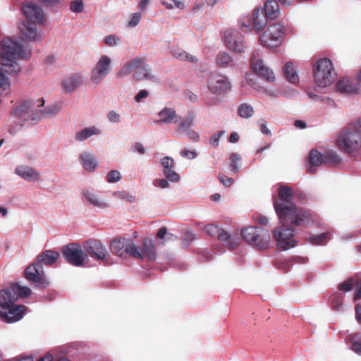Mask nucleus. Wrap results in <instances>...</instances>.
<instances>
[{"label": "nucleus", "instance_id": "f257e3e1", "mask_svg": "<svg viewBox=\"0 0 361 361\" xmlns=\"http://www.w3.org/2000/svg\"><path fill=\"white\" fill-rule=\"evenodd\" d=\"M293 197L292 189L286 185H280L278 188V197L274 201L275 212L283 224L291 223L293 226H309L317 224L319 216L310 210L298 209L291 202Z\"/></svg>", "mask_w": 361, "mask_h": 361}, {"label": "nucleus", "instance_id": "f03ea898", "mask_svg": "<svg viewBox=\"0 0 361 361\" xmlns=\"http://www.w3.org/2000/svg\"><path fill=\"white\" fill-rule=\"evenodd\" d=\"M30 54V51L26 53L22 45L16 40L6 38L1 42L0 63L7 68L4 71L8 74L19 73L20 67L16 60L26 58Z\"/></svg>", "mask_w": 361, "mask_h": 361}, {"label": "nucleus", "instance_id": "7ed1b4c3", "mask_svg": "<svg viewBox=\"0 0 361 361\" xmlns=\"http://www.w3.org/2000/svg\"><path fill=\"white\" fill-rule=\"evenodd\" d=\"M21 9L28 22H23L19 26L20 38L23 42L34 41L38 39L36 23H42L44 15L42 8L34 2H25Z\"/></svg>", "mask_w": 361, "mask_h": 361}, {"label": "nucleus", "instance_id": "20e7f679", "mask_svg": "<svg viewBox=\"0 0 361 361\" xmlns=\"http://www.w3.org/2000/svg\"><path fill=\"white\" fill-rule=\"evenodd\" d=\"M336 145L343 152L353 154L361 147V118L350 123L339 134Z\"/></svg>", "mask_w": 361, "mask_h": 361}, {"label": "nucleus", "instance_id": "39448f33", "mask_svg": "<svg viewBox=\"0 0 361 361\" xmlns=\"http://www.w3.org/2000/svg\"><path fill=\"white\" fill-rule=\"evenodd\" d=\"M16 300H11L5 291H0V318L5 322L13 323L20 320L27 307L23 305L15 304Z\"/></svg>", "mask_w": 361, "mask_h": 361}, {"label": "nucleus", "instance_id": "423d86ee", "mask_svg": "<svg viewBox=\"0 0 361 361\" xmlns=\"http://www.w3.org/2000/svg\"><path fill=\"white\" fill-rule=\"evenodd\" d=\"M241 235L247 243L258 250H267L269 247L271 236L267 229L250 226L242 230Z\"/></svg>", "mask_w": 361, "mask_h": 361}, {"label": "nucleus", "instance_id": "0eeeda50", "mask_svg": "<svg viewBox=\"0 0 361 361\" xmlns=\"http://www.w3.org/2000/svg\"><path fill=\"white\" fill-rule=\"evenodd\" d=\"M335 71L331 61L327 58L318 60L314 68V79L318 87L330 85L334 80Z\"/></svg>", "mask_w": 361, "mask_h": 361}, {"label": "nucleus", "instance_id": "6e6552de", "mask_svg": "<svg viewBox=\"0 0 361 361\" xmlns=\"http://www.w3.org/2000/svg\"><path fill=\"white\" fill-rule=\"evenodd\" d=\"M134 70H136L134 73V77L136 80L147 79L154 81L156 80V78L151 74L144 60L139 57H136L125 64L118 71V76H126L131 73Z\"/></svg>", "mask_w": 361, "mask_h": 361}, {"label": "nucleus", "instance_id": "1a4fd4ad", "mask_svg": "<svg viewBox=\"0 0 361 361\" xmlns=\"http://www.w3.org/2000/svg\"><path fill=\"white\" fill-rule=\"evenodd\" d=\"M284 27L281 23L271 24L259 37V41L263 47L273 49L279 47L284 37Z\"/></svg>", "mask_w": 361, "mask_h": 361}, {"label": "nucleus", "instance_id": "9d476101", "mask_svg": "<svg viewBox=\"0 0 361 361\" xmlns=\"http://www.w3.org/2000/svg\"><path fill=\"white\" fill-rule=\"evenodd\" d=\"M61 253L65 260L75 267H82L88 261V257L83 245L81 246L76 243L65 245L61 250Z\"/></svg>", "mask_w": 361, "mask_h": 361}, {"label": "nucleus", "instance_id": "9b49d317", "mask_svg": "<svg viewBox=\"0 0 361 361\" xmlns=\"http://www.w3.org/2000/svg\"><path fill=\"white\" fill-rule=\"evenodd\" d=\"M273 231V237L277 242L278 246L283 250L293 247L295 245V240L293 239L294 231L289 225L291 223L283 224Z\"/></svg>", "mask_w": 361, "mask_h": 361}, {"label": "nucleus", "instance_id": "f8f14e48", "mask_svg": "<svg viewBox=\"0 0 361 361\" xmlns=\"http://www.w3.org/2000/svg\"><path fill=\"white\" fill-rule=\"evenodd\" d=\"M83 248L87 253L92 259L102 261L104 264L108 263L110 255L102 244V243L97 239H89L84 242Z\"/></svg>", "mask_w": 361, "mask_h": 361}, {"label": "nucleus", "instance_id": "ddd939ff", "mask_svg": "<svg viewBox=\"0 0 361 361\" xmlns=\"http://www.w3.org/2000/svg\"><path fill=\"white\" fill-rule=\"evenodd\" d=\"M132 257L135 259L154 261L157 257V249L155 242L149 238L142 240V247H138L134 244Z\"/></svg>", "mask_w": 361, "mask_h": 361}, {"label": "nucleus", "instance_id": "4468645a", "mask_svg": "<svg viewBox=\"0 0 361 361\" xmlns=\"http://www.w3.org/2000/svg\"><path fill=\"white\" fill-rule=\"evenodd\" d=\"M251 69L267 82H274L275 75L271 69L265 66L258 52H254L250 60Z\"/></svg>", "mask_w": 361, "mask_h": 361}, {"label": "nucleus", "instance_id": "2eb2a0df", "mask_svg": "<svg viewBox=\"0 0 361 361\" xmlns=\"http://www.w3.org/2000/svg\"><path fill=\"white\" fill-rule=\"evenodd\" d=\"M209 90L215 94H219L231 88V84L228 78L218 73L209 74L207 80Z\"/></svg>", "mask_w": 361, "mask_h": 361}, {"label": "nucleus", "instance_id": "dca6fc26", "mask_svg": "<svg viewBox=\"0 0 361 361\" xmlns=\"http://www.w3.org/2000/svg\"><path fill=\"white\" fill-rule=\"evenodd\" d=\"M25 279L38 286L46 287L49 282L44 276L43 267L39 263L28 266L24 271Z\"/></svg>", "mask_w": 361, "mask_h": 361}, {"label": "nucleus", "instance_id": "f3484780", "mask_svg": "<svg viewBox=\"0 0 361 361\" xmlns=\"http://www.w3.org/2000/svg\"><path fill=\"white\" fill-rule=\"evenodd\" d=\"M111 59L103 55L100 57L95 66L92 70L91 80L95 83H99L110 72Z\"/></svg>", "mask_w": 361, "mask_h": 361}, {"label": "nucleus", "instance_id": "a211bd4d", "mask_svg": "<svg viewBox=\"0 0 361 361\" xmlns=\"http://www.w3.org/2000/svg\"><path fill=\"white\" fill-rule=\"evenodd\" d=\"M225 42L226 47L236 52H243L246 47L243 36L235 30H228L225 32Z\"/></svg>", "mask_w": 361, "mask_h": 361}, {"label": "nucleus", "instance_id": "6ab92c4d", "mask_svg": "<svg viewBox=\"0 0 361 361\" xmlns=\"http://www.w3.org/2000/svg\"><path fill=\"white\" fill-rule=\"evenodd\" d=\"M134 242L130 238H120L114 239L110 245L111 251L115 255L123 257L125 254L132 257Z\"/></svg>", "mask_w": 361, "mask_h": 361}, {"label": "nucleus", "instance_id": "aec40b11", "mask_svg": "<svg viewBox=\"0 0 361 361\" xmlns=\"http://www.w3.org/2000/svg\"><path fill=\"white\" fill-rule=\"evenodd\" d=\"M356 320L361 324V305L355 307ZM347 343L351 344V349L355 353L361 355V333L356 332L348 335L345 338Z\"/></svg>", "mask_w": 361, "mask_h": 361}, {"label": "nucleus", "instance_id": "412c9836", "mask_svg": "<svg viewBox=\"0 0 361 361\" xmlns=\"http://www.w3.org/2000/svg\"><path fill=\"white\" fill-rule=\"evenodd\" d=\"M161 164L164 168L165 177L171 182H178L179 175L174 171V160L170 157H164L161 159Z\"/></svg>", "mask_w": 361, "mask_h": 361}, {"label": "nucleus", "instance_id": "4be33fe9", "mask_svg": "<svg viewBox=\"0 0 361 361\" xmlns=\"http://www.w3.org/2000/svg\"><path fill=\"white\" fill-rule=\"evenodd\" d=\"M5 291L11 300H18L19 297L25 298L30 295L31 290L26 286H21L18 283H15L6 289L1 290Z\"/></svg>", "mask_w": 361, "mask_h": 361}, {"label": "nucleus", "instance_id": "5701e85b", "mask_svg": "<svg viewBox=\"0 0 361 361\" xmlns=\"http://www.w3.org/2000/svg\"><path fill=\"white\" fill-rule=\"evenodd\" d=\"M267 24V18L262 8H257L252 13V25L257 32L262 31Z\"/></svg>", "mask_w": 361, "mask_h": 361}, {"label": "nucleus", "instance_id": "b1692460", "mask_svg": "<svg viewBox=\"0 0 361 361\" xmlns=\"http://www.w3.org/2000/svg\"><path fill=\"white\" fill-rule=\"evenodd\" d=\"M82 83V79L81 76L74 75L63 80L62 87L65 92L70 93L80 86Z\"/></svg>", "mask_w": 361, "mask_h": 361}, {"label": "nucleus", "instance_id": "393cba45", "mask_svg": "<svg viewBox=\"0 0 361 361\" xmlns=\"http://www.w3.org/2000/svg\"><path fill=\"white\" fill-rule=\"evenodd\" d=\"M159 119L157 123H177L176 112L173 109L165 107L158 114Z\"/></svg>", "mask_w": 361, "mask_h": 361}, {"label": "nucleus", "instance_id": "a878e982", "mask_svg": "<svg viewBox=\"0 0 361 361\" xmlns=\"http://www.w3.org/2000/svg\"><path fill=\"white\" fill-rule=\"evenodd\" d=\"M16 173L27 180H37L39 178V173L29 166H18L16 169Z\"/></svg>", "mask_w": 361, "mask_h": 361}, {"label": "nucleus", "instance_id": "bb28decb", "mask_svg": "<svg viewBox=\"0 0 361 361\" xmlns=\"http://www.w3.org/2000/svg\"><path fill=\"white\" fill-rule=\"evenodd\" d=\"M80 159L83 168L87 171H93L97 166L95 157L88 152H83L80 155Z\"/></svg>", "mask_w": 361, "mask_h": 361}, {"label": "nucleus", "instance_id": "cd10ccee", "mask_svg": "<svg viewBox=\"0 0 361 361\" xmlns=\"http://www.w3.org/2000/svg\"><path fill=\"white\" fill-rule=\"evenodd\" d=\"M216 238L219 240L226 243L229 250H234L239 245V238L232 237L228 232L221 228Z\"/></svg>", "mask_w": 361, "mask_h": 361}, {"label": "nucleus", "instance_id": "c85d7f7f", "mask_svg": "<svg viewBox=\"0 0 361 361\" xmlns=\"http://www.w3.org/2000/svg\"><path fill=\"white\" fill-rule=\"evenodd\" d=\"M323 159L324 154L317 149H312L308 159L310 166L307 168V171L310 173H314L315 172L314 167L322 165L323 164Z\"/></svg>", "mask_w": 361, "mask_h": 361}, {"label": "nucleus", "instance_id": "c756f323", "mask_svg": "<svg viewBox=\"0 0 361 361\" xmlns=\"http://www.w3.org/2000/svg\"><path fill=\"white\" fill-rule=\"evenodd\" d=\"M83 195L86 200L94 207L104 209L109 206L108 203L104 200L92 192L88 190L84 191Z\"/></svg>", "mask_w": 361, "mask_h": 361}, {"label": "nucleus", "instance_id": "7c9ffc66", "mask_svg": "<svg viewBox=\"0 0 361 361\" xmlns=\"http://www.w3.org/2000/svg\"><path fill=\"white\" fill-rule=\"evenodd\" d=\"M59 257V252L47 250L38 256L37 261L36 262L39 263L41 265L42 264L50 265L54 264Z\"/></svg>", "mask_w": 361, "mask_h": 361}, {"label": "nucleus", "instance_id": "2f4dec72", "mask_svg": "<svg viewBox=\"0 0 361 361\" xmlns=\"http://www.w3.org/2000/svg\"><path fill=\"white\" fill-rule=\"evenodd\" d=\"M338 92L345 94H353L357 92L356 86L348 79L343 78L339 80L336 84Z\"/></svg>", "mask_w": 361, "mask_h": 361}, {"label": "nucleus", "instance_id": "473e14b6", "mask_svg": "<svg viewBox=\"0 0 361 361\" xmlns=\"http://www.w3.org/2000/svg\"><path fill=\"white\" fill-rule=\"evenodd\" d=\"M264 12L267 18L276 19L279 15V6L277 1L274 0L266 1L264 4Z\"/></svg>", "mask_w": 361, "mask_h": 361}, {"label": "nucleus", "instance_id": "72a5a7b5", "mask_svg": "<svg viewBox=\"0 0 361 361\" xmlns=\"http://www.w3.org/2000/svg\"><path fill=\"white\" fill-rule=\"evenodd\" d=\"M32 106L33 105L31 102H24L15 108L13 114L18 117L24 118L25 120H29L30 116H27V115L30 114Z\"/></svg>", "mask_w": 361, "mask_h": 361}, {"label": "nucleus", "instance_id": "f704fd0d", "mask_svg": "<svg viewBox=\"0 0 361 361\" xmlns=\"http://www.w3.org/2000/svg\"><path fill=\"white\" fill-rule=\"evenodd\" d=\"M283 73L287 80L292 82L296 83L299 81L295 67L292 62H287L283 67Z\"/></svg>", "mask_w": 361, "mask_h": 361}, {"label": "nucleus", "instance_id": "c9c22d12", "mask_svg": "<svg viewBox=\"0 0 361 361\" xmlns=\"http://www.w3.org/2000/svg\"><path fill=\"white\" fill-rule=\"evenodd\" d=\"M99 133L100 130L95 126L85 128L75 134V139L80 142L89 138L92 135H99Z\"/></svg>", "mask_w": 361, "mask_h": 361}, {"label": "nucleus", "instance_id": "e433bc0d", "mask_svg": "<svg viewBox=\"0 0 361 361\" xmlns=\"http://www.w3.org/2000/svg\"><path fill=\"white\" fill-rule=\"evenodd\" d=\"M344 296L340 293H334L331 297V305L334 310L339 312L343 310Z\"/></svg>", "mask_w": 361, "mask_h": 361}, {"label": "nucleus", "instance_id": "4c0bfd02", "mask_svg": "<svg viewBox=\"0 0 361 361\" xmlns=\"http://www.w3.org/2000/svg\"><path fill=\"white\" fill-rule=\"evenodd\" d=\"M341 162V158L334 151H327L324 154L323 164L329 166H336Z\"/></svg>", "mask_w": 361, "mask_h": 361}, {"label": "nucleus", "instance_id": "58836bf2", "mask_svg": "<svg viewBox=\"0 0 361 361\" xmlns=\"http://www.w3.org/2000/svg\"><path fill=\"white\" fill-rule=\"evenodd\" d=\"M254 112L255 111L253 107L247 103L241 104L238 108V116L243 118H249L252 117Z\"/></svg>", "mask_w": 361, "mask_h": 361}, {"label": "nucleus", "instance_id": "ea45409f", "mask_svg": "<svg viewBox=\"0 0 361 361\" xmlns=\"http://www.w3.org/2000/svg\"><path fill=\"white\" fill-rule=\"evenodd\" d=\"M330 240V234L329 233H323L319 235H313L308 238V241L314 245H324Z\"/></svg>", "mask_w": 361, "mask_h": 361}, {"label": "nucleus", "instance_id": "a19ab883", "mask_svg": "<svg viewBox=\"0 0 361 361\" xmlns=\"http://www.w3.org/2000/svg\"><path fill=\"white\" fill-rule=\"evenodd\" d=\"M194 118L195 114L193 112H190L184 120H182L181 117H178L179 119L178 122L179 123V130L183 132L187 131L191 126Z\"/></svg>", "mask_w": 361, "mask_h": 361}, {"label": "nucleus", "instance_id": "79ce46f5", "mask_svg": "<svg viewBox=\"0 0 361 361\" xmlns=\"http://www.w3.org/2000/svg\"><path fill=\"white\" fill-rule=\"evenodd\" d=\"M171 53L175 58L181 61H188L190 62H196L197 61L196 57L190 56L185 51L180 49H174L171 51Z\"/></svg>", "mask_w": 361, "mask_h": 361}, {"label": "nucleus", "instance_id": "37998d69", "mask_svg": "<svg viewBox=\"0 0 361 361\" xmlns=\"http://www.w3.org/2000/svg\"><path fill=\"white\" fill-rule=\"evenodd\" d=\"M232 60L230 55L226 52L219 53L216 59V64L221 67H226L231 63Z\"/></svg>", "mask_w": 361, "mask_h": 361}, {"label": "nucleus", "instance_id": "c03bdc74", "mask_svg": "<svg viewBox=\"0 0 361 361\" xmlns=\"http://www.w3.org/2000/svg\"><path fill=\"white\" fill-rule=\"evenodd\" d=\"M240 156L238 154L233 153L230 157V169L234 173H238L239 167L238 166V162L240 160Z\"/></svg>", "mask_w": 361, "mask_h": 361}, {"label": "nucleus", "instance_id": "a18cd8bd", "mask_svg": "<svg viewBox=\"0 0 361 361\" xmlns=\"http://www.w3.org/2000/svg\"><path fill=\"white\" fill-rule=\"evenodd\" d=\"M355 284V281L353 279L350 278L348 280L340 283L338 288L341 291L348 292L353 289Z\"/></svg>", "mask_w": 361, "mask_h": 361}, {"label": "nucleus", "instance_id": "49530a36", "mask_svg": "<svg viewBox=\"0 0 361 361\" xmlns=\"http://www.w3.org/2000/svg\"><path fill=\"white\" fill-rule=\"evenodd\" d=\"M220 228L214 224H208L205 226L204 231L212 237H217Z\"/></svg>", "mask_w": 361, "mask_h": 361}, {"label": "nucleus", "instance_id": "de8ad7c7", "mask_svg": "<svg viewBox=\"0 0 361 361\" xmlns=\"http://www.w3.org/2000/svg\"><path fill=\"white\" fill-rule=\"evenodd\" d=\"M121 173L118 171L112 170L107 173L106 180L109 183H116L121 179Z\"/></svg>", "mask_w": 361, "mask_h": 361}, {"label": "nucleus", "instance_id": "09e8293b", "mask_svg": "<svg viewBox=\"0 0 361 361\" xmlns=\"http://www.w3.org/2000/svg\"><path fill=\"white\" fill-rule=\"evenodd\" d=\"M70 9L74 13H80L83 9V4L82 1L74 0L71 3Z\"/></svg>", "mask_w": 361, "mask_h": 361}, {"label": "nucleus", "instance_id": "8fccbe9b", "mask_svg": "<svg viewBox=\"0 0 361 361\" xmlns=\"http://www.w3.org/2000/svg\"><path fill=\"white\" fill-rule=\"evenodd\" d=\"M239 27L244 31L247 32L250 30V20L248 17H245L239 20Z\"/></svg>", "mask_w": 361, "mask_h": 361}, {"label": "nucleus", "instance_id": "3c124183", "mask_svg": "<svg viewBox=\"0 0 361 361\" xmlns=\"http://www.w3.org/2000/svg\"><path fill=\"white\" fill-rule=\"evenodd\" d=\"M218 179L222 185L226 187L231 186L234 182L233 178L227 177L223 173L219 174Z\"/></svg>", "mask_w": 361, "mask_h": 361}, {"label": "nucleus", "instance_id": "603ef678", "mask_svg": "<svg viewBox=\"0 0 361 361\" xmlns=\"http://www.w3.org/2000/svg\"><path fill=\"white\" fill-rule=\"evenodd\" d=\"M141 16V13L137 12L133 13L128 23V26L131 27L136 26L140 23Z\"/></svg>", "mask_w": 361, "mask_h": 361}, {"label": "nucleus", "instance_id": "864d4df0", "mask_svg": "<svg viewBox=\"0 0 361 361\" xmlns=\"http://www.w3.org/2000/svg\"><path fill=\"white\" fill-rule=\"evenodd\" d=\"M59 110L60 108L58 106L53 105L48 107L44 112H42V111H40V112L44 116H51L57 114L59 111Z\"/></svg>", "mask_w": 361, "mask_h": 361}, {"label": "nucleus", "instance_id": "5fc2aeb1", "mask_svg": "<svg viewBox=\"0 0 361 361\" xmlns=\"http://www.w3.org/2000/svg\"><path fill=\"white\" fill-rule=\"evenodd\" d=\"M9 85L10 84L8 78L1 71V68H0V88L6 90V89L8 87Z\"/></svg>", "mask_w": 361, "mask_h": 361}, {"label": "nucleus", "instance_id": "6e6d98bb", "mask_svg": "<svg viewBox=\"0 0 361 361\" xmlns=\"http://www.w3.org/2000/svg\"><path fill=\"white\" fill-rule=\"evenodd\" d=\"M180 155L184 158L193 159L197 157V154L195 150L184 149L180 152Z\"/></svg>", "mask_w": 361, "mask_h": 361}, {"label": "nucleus", "instance_id": "4d7b16f0", "mask_svg": "<svg viewBox=\"0 0 361 361\" xmlns=\"http://www.w3.org/2000/svg\"><path fill=\"white\" fill-rule=\"evenodd\" d=\"M118 41L119 37L116 35H108L104 39L105 43L110 47L116 45Z\"/></svg>", "mask_w": 361, "mask_h": 361}, {"label": "nucleus", "instance_id": "13d9d810", "mask_svg": "<svg viewBox=\"0 0 361 361\" xmlns=\"http://www.w3.org/2000/svg\"><path fill=\"white\" fill-rule=\"evenodd\" d=\"M223 133L224 131H219L217 133L212 135L209 140L210 145H212L214 147H216L219 145V138Z\"/></svg>", "mask_w": 361, "mask_h": 361}, {"label": "nucleus", "instance_id": "bf43d9fd", "mask_svg": "<svg viewBox=\"0 0 361 361\" xmlns=\"http://www.w3.org/2000/svg\"><path fill=\"white\" fill-rule=\"evenodd\" d=\"M107 117L109 120L112 123H119L120 122V114L116 112L115 111H111L108 113Z\"/></svg>", "mask_w": 361, "mask_h": 361}, {"label": "nucleus", "instance_id": "052dcab7", "mask_svg": "<svg viewBox=\"0 0 361 361\" xmlns=\"http://www.w3.org/2000/svg\"><path fill=\"white\" fill-rule=\"evenodd\" d=\"M169 234L168 233V229L166 227H161V228H159V230L158 231L157 233V238L158 240H164V238Z\"/></svg>", "mask_w": 361, "mask_h": 361}, {"label": "nucleus", "instance_id": "680f3d73", "mask_svg": "<svg viewBox=\"0 0 361 361\" xmlns=\"http://www.w3.org/2000/svg\"><path fill=\"white\" fill-rule=\"evenodd\" d=\"M149 96L148 91L145 90H140L138 94L135 96V99L137 102H140L145 98Z\"/></svg>", "mask_w": 361, "mask_h": 361}, {"label": "nucleus", "instance_id": "e2e57ef3", "mask_svg": "<svg viewBox=\"0 0 361 361\" xmlns=\"http://www.w3.org/2000/svg\"><path fill=\"white\" fill-rule=\"evenodd\" d=\"M168 179H159L155 180V185L158 186L161 188H166L169 186V183L168 182Z\"/></svg>", "mask_w": 361, "mask_h": 361}, {"label": "nucleus", "instance_id": "0e129e2a", "mask_svg": "<svg viewBox=\"0 0 361 361\" xmlns=\"http://www.w3.org/2000/svg\"><path fill=\"white\" fill-rule=\"evenodd\" d=\"M118 195L121 199L126 200L128 202H133L135 200L134 196L125 192H121Z\"/></svg>", "mask_w": 361, "mask_h": 361}, {"label": "nucleus", "instance_id": "69168bd1", "mask_svg": "<svg viewBox=\"0 0 361 361\" xmlns=\"http://www.w3.org/2000/svg\"><path fill=\"white\" fill-rule=\"evenodd\" d=\"M230 142L235 143L239 140V135L237 133L233 132L228 138Z\"/></svg>", "mask_w": 361, "mask_h": 361}, {"label": "nucleus", "instance_id": "338daca9", "mask_svg": "<svg viewBox=\"0 0 361 361\" xmlns=\"http://www.w3.org/2000/svg\"><path fill=\"white\" fill-rule=\"evenodd\" d=\"M188 135L189 136L190 139L193 141H197L199 140V135L193 130H189Z\"/></svg>", "mask_w": 361, "mask_h": 361}, {"label": "nucleus", "instance_id": "774afa93", "mask_svg": "<svg viewBox=\"0 0 361 361\" xmlns=\"http://www.w3.org/2000/svg\"><path fill=\"white\" fill-rule=\"evenodd\" d=\"M257 222L261 225H267L268 223V219L265 216L259 215L257 217Z\"/></svg>", "mask_w": 361, "mask_h": 361}]
</instances>
